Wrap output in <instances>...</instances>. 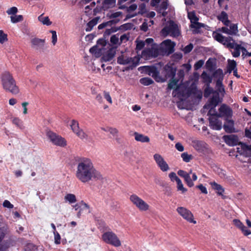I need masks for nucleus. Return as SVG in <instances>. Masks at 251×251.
Wrapping results in <instances>:
<instances>
[{"instance_id":"nucleus-1","label":"nucleus","mask_w":251,"mask_h":251,"mask_svg":"<svg viewBox=\"0 0 251 251\" xmlns=\"http://www.w3.org/2000/svg\"><path fill=\"white\" fill-rule=\"evenodd\" d=\"M89 51L95 57L98 58L102 56L101 65L103 71L106 73H109L110 66L108 61L110 60V29H107L101 38L98 40L97 44L91 48Z\"/></svg>"},{"instance_id":"nucleus-2","label":"nucleus","mask_w":251,"mask_h":251,"mask_svg":"<svg viewBox=\"0 0 251 251\" xmlns=\"http://www.w3.org/2000/svg\"><path fill=\"white\" fill-rule=\"evenodd\" d=\"M75 176L82 183L102 178L100 172L94 168L92 161L88 158H83L78 161Z\"/></svg>"},{"instance_id":"nucleus-3","label":"nucleus","mask_w":251,"mask_h":251,"mask_svg":"<svg viewBox=\"0 0 251 251\" xmlns=\"http://www.w3.org/2000/svg\"><path fill=\"white\" fill-rule=\"evenodd\" d=\"M136 50L139 51L146 46L145 49L142 51L141 57L145 59H149L152 57H156L159 55L157 50V44L153 43L152 38H149L145 41H136Z\"/></svg>"},{"instance_id":"nucleus-4","label":"nucleus","mask_w":251,"mask_h":251,"mask_svg":"<svg viewBox=\"0 0 251 251\" xmlns=\"http://www.w3.org/2000/svg\"><path fill=\"white\" fill-rule=\"evenodd\" d=\"M213 36L216 41L226 46L227 47L233 49L231 53L233 57H237L240 56L241 46L235 43L231 37H225L218 32H214Z\"/></svg>"},{"instance_id":"nucleus-5","label":"nucleus","mask_w":251,"mask_h":251,"mask_svg":"<svg viewBox=\"0 0 251 251\" xmlns=\"http://www.w3.org/2000/svg\"><path fill=\"white\" fill-rule=\"evenodd\" d=\"M3 88L14 95L19 93V89L12 74L9 72H3L0 77Z\"/></svg>"},{"instance_id":"nucleus-6","label":"nucleus","mask_w":251,"mask_h":251,"mask_svg":"<svg viewBox=\"0 0 251 251\" xmlns=\"http://www.w3.org/2000/svg\"><path fill=\"white\" fill-rule=\"evenodd\" d=\"M121 12H117L111 14V32H116L118 30L122 31L130 29L132 28L133 25L130 23L124 24L118 27L112 26V25L116 24L122 19Z\"/></svg>"},{"instance_id":"nucleus-7","label":"nucleus","mask_w":251,"mask_h":251,"mask_svg":"<svg viewBox=\"0 0 251 251\" xmlns=\"http://www.w3.org/2000/svg\"><path fill=\"white\" fill-rule=\"evenodd\" d=\"M129 200L140 211H147L150 209V205L136 194L130 195Z\"/></svg>"},{"instance_id":"nucleus-8","label":"nucleus","mask_w":251,"mask_h":251,"mask_svg":"<svg viewBox=\"0 0 251 251\" xmlns=\"http://www.w3.org/2000/svg\"><path fill=\"white\" fill-rule=\"evenodd\" d=\"M161 33L164 37L168 35L176 37L179 35L180 32L177 25L173 21H169L162 29Z\"/></svg>"},{"instance_id":"nucleus-9","label":"nucleus","mask_w":251,"mask_h":251,"mask_svg":"<svg viewBox=\"0 0 251 251\" xmlns=\"http://www.w3.org/2000/svg\"><path fill=\"white\" fill-rule=\"evenodd\" d=\"M73 132L81 139L85 141L90 142L92 138L82 129L79 128V124L77 121L73 120L70 125Z\"/></svg>"},{"instance_id":"nucleus-10","label":"nucleus","mask_w":251,"mask_h":251,"mask_svg":"<svg viewBox=\"0 0 251 251\" xmlns=\"http://www.w3.org/2000/svg\"><path fill=\"white\" fill-rule=\"evenodd\" d=\"M175 46L174 42L169 39L166 40L162 42L159 47L157 46V50L159 54H170L174 51V48Z\"/></svg>"},{"instance_id":"nucleus-11","label":"nucleus","mask_w":251,"mask_h":251,"mask_svg":"<svg viewBox=\"0 0 251 251\" xmlns=\"http://www.w3.org/2000/svg\"><path fill=\"white\" fill-rule=\"evenodd\" d=\"M221 102L219 93L213 92L212 98L209 100L208 103L204 106L203 108L209 109L208 114L210 115L212 114L214 110H215V107Z\"/></svg>"},{"instance_id":"nucleus-12","label":"nucleus","mask_w":251,"mask_h":251,"mask_svg":"<svg viewBox=\"0 0 251 251\" xmlns=\"http://www.w3.org/2000/svg\"><path fill=\"white\" fill-rule=\"evenodd\" d=\"M46 136L50 141L56 146L64 147L66 145V142L64 138L50 130L47 131Z\"/></svg>"},{"instance_id":"nucleus-13","label":"nucleus","mask_w":251,"mask_h":251,"mask_svg":"<svg viewBox=\"0 0 251 251\" xmlns=\"http://www.w3.org/2000/svg\"><path fill=\"white\" fill-rule=\"evenodd\" d=\"M176 210L178 214L188 222L194 224H197V221L195 220L193 213L187 208L179 206L176 208Z\"/></svg>"},{"instance_id":"nucleus-14","label":"nucleus","mask_w":251,"mask_h":251,"mask_svg":"<svg viewBox=\"0 0 251 251\" xmlns=\"http://www.w3.org/2000/svg\"><path fill=\"white\" fill-rule=\"evenodd\" d=\"M210 115H216L218 117H223L224 119L227 118H231L232 116V110L227 105L223 104L219 108V112L217 113L215 110Z\"/></svg>"},{"instance_id":"nucleus-15","label":"nucleus","mask_w":251,"mask_h":251,"mask_svg":"<svg viewBox=\"0 0 251 251\" xmlns=\"http://www.w3.org/2000/svg\"><path fill=\"white\" fill-rule=\"evenodd\" d=\"M153 158L157 167L161 171L166 172L170 170L169 165L161 154L156 153L153 155Z\"/></svg>"},{"instance_id":"nucleus-16","label":"nucleus","mask_w":251,"mask_h":251,"mask_svg":"<svg viewBox=\"0 0 251 251\" xmlns=\"http://www.w3.org/2000/svg\"><path fill=\"white\" fill-rule=\"evenodd\" d=\"M140 61L139 56L134 57H129L124 55H121L118 58V62L120 64L129 65L130 66H135L138 65Z\"/></svg>"},{"instance_id":"nucleus-17","label":"nucleus","mask_w":251,"mask_h":251,"mask_svg":"<svg viewBox=\"0 0 251 251\" xmlns=\"http://www.w3.org/2000/svg\"><path fill=\"white\" fill-rule=\"evenodd\" d=\"M6 233V229L4 228H0V251H4L11 246H13L10 240L2 242Z\"/></svg>"},{"instance_id":"nucleus-18","label":"nucleus","mask_w":251,"mask_h":251,"mask_svg":"<svg viewBox=\"0 0 251 251\" xmlns=\"http://www.w3.org/2000/svg\"><path fill=\"white\" fill-rule=\"evenodd\" d=\"M209 126L214 130H219L222 127V123L218 117L214 115H209Z\"/></svg>"},{"instance_id":"nucleus-19","label":"nucleus","mask_w":251,"mask_h":251,"mask_svg":"<svg viewBox=\"0 0 251 251\" xmlns=\"http://www.w3.org/2000/svg\"><path fill=\"white\" fill-rule=\"evenodd\" d=\"M188 17L190 19L191 23V27L192 28H200L204 27V24L198 22V18L196 16L194 12H190L188 13Z\"/></svg>"},{"instance_id":"nucleus-20","label":"nucleus","mask_w":251,"mask_h":251,"mask_svg":"<svg viewBox=\"0 0 251 251\" xmlns=\"http://www.w3.org/2000/svg\"><path fill=\"white\" fill-rule=\"evenodd\" d=\"M31 43L32 47L36 50H43L45 49V39H39L38 38H34L31 39Z\"/></svg>"},{"instance_id":"nucleus-21","label":"nucleus","mask_w":251,"mask_h":251,"mask_svg":"<svg viewBox=\"0 0 251 251\" xmlns=\"http://www.w3.org/2000/svg\"><path fill=\"white\" fill-rule=\"evenodd\" d=\"M223 139L225 142L230 146H234L237 145L238 139L237 136L233 134L224 136Z\"/></svg>"},{"instance_id":"nucleus-22","label":"nucleus","mask_w":251,"mask_h":251,"mask_svg":"<svg viewBox=\"0 0 251 251\" xmlns=\"http://www.w3.org/2000/svg\"><path fill=\"white\" fill-rule=\"evenodd\" d=\"M225 123L224 125V128L227 132L232 133L235 131L234 128V122L230 118L225 119Z\"/></svg>"},{"instance_id":"nucleus-23","label":"nucleus","mask_w":251,"mask_h":251,"mask_svg":"<svg viewBox=\"0 0 251 251\" xmlns=\"http://www.w3.org/2000/svg\"><path fill=\"white\" fill-rule=\"evenodd\" d=\"M207 144L202 141H196L194 142V148L200 152H204L207 149Z\"/></svg>"},{"instance_id":"nucleus-24","label":"nucleus","mask_w":251,"mask_h":251,"mask_svg":"<svg viewBox=\"0 0 251 251\" xmlns=\"http://www.w3.org/2000/svg\"><path fill=\"white\" fill-rule=\"evenodd\" d=\"M111 245L116 248H118L122 245V242L120 238L114 233L111 232Z\"/></svg>"},{"instance_id":"nucleus-25","label":"nucleus","mask_w":251,"mask_h":251,"mask_svg":"<svg viewBox=\"0 0 251 251\" xmlns=\"http://www.w3.org/2000/svg\"><path fill=\"white\" fill-rule=\"evenodd\" d=\"M209 184L211 186L212 188L216 191V193L218 195H223L224 189L221 185L218 184L215 181L210 182Z\"/></svg>"},{"instance_id":"nucleus-26","label":"nucleus","mask_w":251,"mask_h":251,"mask_svg":"<svg viewBox=\"0 0 251 251\" xmlns=\"http://www.w3.org/2000/svg\"><path fill=\"white\" fill-rule=\"evenodd\" d=\"M164 71L166 74V77L167 78L171 77L173 78L176 73V69H174L172 67L169 65H166L164 67Z\"/></svg>"},{"instance_id":"nucleus-27","label":"nucleus","mask_w":251,"mask_h":251,"mask_svg":"<svg viewBox=\"0 0 251 251\" xmlns=\"http://www.w3.org/2000/svg\"><path fill=\"white\" fill-rule=\"evenodd\" d=\"M135 139L137 141L142 143H148L150 141V138L147 136H145L142 134L135 132L134 133Z\"/></svg>"},{"instance_id":"nucleus-28","label":"nucleus","mask_w":251,"mask_h":251,"mask_svg":"<svg viewBox=\"0 0 251 251\" xmlns=\"http://www.w3.org/2000/svg\"><path fill=\"white\" fill-rule=\"evenodd\" d=\"M218 19L226 26H228L230 23L227 14L224 11L222 12L218 16Z\"/></svg>"},{"instance_id":"nucleus-29","label":"nucleus","mask_w":251,"mask_h":251,"mask_svg":"<svg viewBox=\"0 0 251 251\" xmlns=\"http://www.w3.org/2000/svg\"><path fill=\"white\" fill-rule=\"evenodd\" d=\"M99 17H95L92 20H91L90 21H89L87 24L86 27V31H90L93 29V27L96 25L99 20Z\"/></svg>"},{"instance_id":"nucleus-30","label":"nucleus","mask_w":251,"mask_h":251,"mask_svg":"<svg viewBox=\"0 0 251 251\" xmlns=\"http://www.w3.org/2000/svg\"><path fill=\"white\" fill-rule=\"evenodd\" d=\"M38 21L43 25L47 26H50L52 24L48 16H44L43 14L40 15L38 17Z\"/></svg>"},{"instance_id":"nucleus-31","label":"nucleus","mask_w":251,"mask_h":251,"mask_svg":"<svg viewBox=\"0 0 251 251\" xmlns=\"http://www.w3.org/2000/svg\"><path fill=\"white\" fill-rule=\"evenodd\" d=\"M12 123L21 129H24L25 126L23 122L18 117H14L12 119Z\"/></svg>"},{"instance_id":"nucleus-32","label":"nucleus","mask_w":251,"mask_h":251,"mask_svg":"<svg viewBox=\"0 0 251 251\" xmlns=\"http://www.w3.org/2000/svg\"><path fill=\"white\" fill-rule=\"evenodd\" d=\"M201 77L204 82L206 83V85H210L212 80V77L211 76L207 74L206 72H203L201 75Z\"/></svg>"},{"instance_id":"nucleus-33","label":"nucleus","mask_w":251,"mask_h":251,"mask_svg":"<svg viewBox=\"0 0 251 251\" xmlns=\"http://www.w3.org/2000/svg\"><path fill=\"white\" fill-rule=\"evenodd\" d=\"M66 201H68L70 204L74 203L76 201L75 196L73 194H67L64 197Z\"/></svg>"},{"instance_id":"nucleus-34","label":"nucleus","mask_w":251,"mask_h":251,"mask_svg":"<svg viewBox=\"0 0 251 251\" xmlns=\"http://www.w3.org/2000/svg\"><path fill=\"white\" fill-rule=\"evenodd\" d=\"M213 77L217 80H223L224 74L222 70L218 69L213 74Z\"/></svg>"},{"instance_id":"nucleus-35","label":"nucleus","mask_w":251,"mask_h":251,"mask_svg":"<svg viewBox=\"0 0 251 251\" xmlns=\"http://www.w3.org/2000/svg\"><path fill=\"white\" fill-rule=\"evenodd\" d=\"M176 184L177 191H181V193L182 194L187 191V189L184 187L183 184L180 179L176 182Z\"/></svg>"},{"instance_id":"nucleus-36","label":"nucleus","mask_w":251,"mask_h":251,"mask_svg":"<svg viewBox=\"0 0 251 251\" xmlns=\"http://www.w3.org/2000/svg\"><path fill=\"white\" fill-rule=\"evenodd\" d=\"M228 70L229 73H231L232 71H234L236 69V63L234 60H230L228 61Z\"/></svg>"},{"instance_id":"nucleus-37","label":"nucleus","mask_w":251,"mask_h":251,"mask_svg":"<svg viewBox=\"0 0 251 251\" xmlns=\"http://www.w3.org/2000/svg\"><path fill=\"white\" fill-rule=\"evenodd\" d=\"M140 82L145 86L149 85L153 82V81L149 77H144L140 79Z\"/></svg>"},{"instance_id":"nucleus-38","label":"nucleus","mask_w":251,"mask_h":251,"mask_svg":"<svg viewBox=\"0 0 251 251\" xmlns=\"http://www.w3.org/2000/svg\"><path fill=\"white\" fill-rule=\"evenodd\" d=\"M168 7V3L166 1H163L161 3L160 9L159 12L162 13L163 16L165 17L166 15V13L164 11L167 9Z\"/></svg>"},{"instance_id":"nucleus-39","label":"nucleus","mask_w":251,"mask_h":251,"mask_svg":"<svg viewBox=\"0 0 251 251\" xmlns=\"http://www.w3.org/2000/svg\"><path fill=\"white\" fill-rule=\"evenodd\" d=\"M8 41L7 35L2 30H0V44H3Z\"/></svg>"},{"instance_id":"nucleus-40","label":"nucleus","mask_w":251,"mask_h":251,"mask_svg":"<svg viewBox=\"0 0 251 251\" xmlns=\"http://www.w3.org/2000/svg\"><path fill=\"white\" fill-rule=\"evenodd\" d=\"M11 18V21L13 23H17L19 22H21L23 20V16L22 15H12L10 17Z\"/></svg>"},{"instance_id":"nucleus-41","label":"nucleus","mask_w":251,"mask_h":251,"mask_svg":"<svg viewBox=\"0 0 251 251\" xmlns=\"http://www.w3.org/2000/svg\"><path fill=\"white\" fill-rule=\"evenodd\" d=\"M181 157L183 160L187 163L190 162L193 158L192 155L188 154L187 152H183L181 153Z\"/></svg>"},{"instance_id":"nucleus-42","label":"nucleus","mask_w":251,"mask_h":251,"mask_svg":"<svg viewBox=\"0 0 251 251\" xmlns=\"http://www.w3.org/2000/svg\"><path fill=\"white\" fill-rule=\"evenodd\" d=\"M229 35H235L238 32L237 26L235 24H231L229 28Z\"/></svg>"},{"instance_id":"nucleus-43","label":"nucleus","mask_w":251,"mask_h":251,"mask_svg":"<svg viewBox=\"0 0 251 251\" xmlns=\"http://www.w3.org/2000/svg\"><path fill=\"white\" fill-rule=\"evenodd\" d=\"M111 44L116 45H120L121 41H119V36L114 35L111 37V47L112 46ZM112 51V48L111 47V51Z\"/></svg>"},{"instance_id":"nucleus-44","label":"nucleus","mask_w":251,"mask_h":251,"mask_svg":"<svg viewBox=\"0 0 251 251\" xmlns=\"http://www.w3.org/2000/svg\"><path fill=\"white\" fill-rule=\"evenodd\" d=\"M184 179L189 187H191L194 186V184L190 177V174L187 173Z\"/></svg>"},{"instance_id":"nucleus-45","label":"nucleus","mask_w":251,"mask_h":251,"mask_svg":"<svg viewBox=\"0 0 251 251\" xmlns=\"http://www.w3.org/2000/svg\"><path fill=\"white\" fill-rule=\"evenodd\" d=\"M169 177L171 181L174 182L176 181L177 182L180 180V178L176 176V174L174 172H171L169 174Z\"/></svg>"},{"instance_id":"nucleus-46","label":"nucleus","mask_w":251,"mask_h":251,"mask_svg":"<svg viewBox=\"0 0 251 251\" xmlns=\"http://www.w3.org/2000/svg\"><path fill=\"white\" fill-rule=\"evenodd\" d=\"M213 89L210 87V85H207L206 88L204 90V96L208 98L209 95L213 92Z\"/></svg>"},{"instance_id":"nucleus-47","label":"nucleus","mask_w":251,"mask_h":251,"mask_svg":"<svg viewBox=\"0 0 251 251\" xmlns=\"http://www.w3.org/2000/svg\"><path fill=\"white\" fill-rule=\"evenodd\" d=\"M245 135L248 138H251V122L248 124L245 129Z\"/></svg>"},{"instance_id":"nucleus-48","label":"nucleus","mask_w":251,"mask_h":251,"mask_svg":"<svg viewBox=\"0 0 251 251\" xmlns=\"http://www.w3.org/2000/svg\"><path fill=\"white\" fill-rule=\"evenodd\" d=\"M102 8L106 11L110 8V0H104L102 2Z\"/></svg>"},{"instance_id":"nucleus-49","label":"nucleus","mask_w":251,"mask_h":251,"mask_svg":"<svg viewBox=\"0 0 251 251\" xmlns=\"http://www.w3.org/2000/svg\"><path fill=\"white\" fill-rule=\"evenodd\" d=\"M50 32L52 34V43L53 45H55L57 41L56 32L54 30H50Z\"/></svg>"},{"instance_id":"nucleus-50","label":"nucleus","mask_w":251,"mask_h":251,"mask_svg":"<svg viewBox=\"0 0 251 251\" xmlns=\"http://www.w3.org/2000/svg\"><path fill=\"white\" fill-rule=\"evenodd\" d=\"M102 240L108 244L110 243V233L108 232L104 233L102 236Z\"/></svg>"},{"instance_id":"nucleus-51","label":"nucleus","mask_w":251,"mask_h":251,"mask_svg":"<svg viewBox=\"0 0 251 251\" xmlns=\"http://www.w3.org/2000/svg\"><path fill=\"white\" fill-rule=\"evenodd\" d=\"M18 12V9L16 7H12L8 9L6 12L8 15H15Z\"/></svg>"},{"instance_id":"nucleus-52","label":"nucleus","mask_w":251,"mask_h":251,"mask_svg":"<svg viewBox=\"0 0 251 251\" xmlns=\"http://www.w3.org/2000/svg\"><path fill=\"white\" fill-rule=\"evenodd\" d=\"M54 236V243L56 244H59L60 243V235L58 232H53Z\"/></svg>"},{"instance_id":"nucleus-53","label":"nucleus","mask_w":251,"mask_h":251,"mask_svg":"<svg viewBox=\"0 0 251 251\" xmlns=\"http://www.w3.org/2000/svg\"><path fill=\"white\" fill-rule=\"evenodd\" d=\"M234 224L239 229L243 228L244 227V225L242 223L240 222L239 220L234 219L233 221Z\"/></svg>"},{"instance_id":"nucleus-54","label":"nucleus","mask_w":251,"mask_h":251,"mask_svg":"<svg viewBox=\"0 0 251 251\" xmlns=\"http://www.w3.org/2000/svg\"><path fill=\"white\" fill-rule=\"evenodd\" d=\"M196 187L198 188L201 192V193L204 194H207L208 193L206 188L202 184L197 185Z\"/></svg>"},{"instance_id":"nucleus-55","label":"nucleus","mask_w":251,"mask_h":251,"mask_svg":"<svg viewBox=\"0 0 251 251\" xmlns=\"http://www.w3.org/2000/svg\"><path fill=\"white\" fill-rule=\"evenodd\" d=\"M3 206L4 207H6L9 209H11L13 207V205L11 204L8 200H5L3 202Z\"/></svg>"},{"instance_id":"nucleus-56","label":"nucleus","mask_w":251,"mask_h":251,"mask_svg":"<svg viewBox=\"0 0 251 251\" xmlns=\"http://www.w3.org/2000/svg\"><path fill=\"white\" fill-rule=\"evenodd\" d=\"M175 148L178 151L180 152L183 151L184 150L183 146L179 142L176 144Z\"/></svg>"},{"instance_id":"nucleus-57","label":"nucleus","mask_w":251,"mask_h":251,"mask_svg":"<svg viewBox=\"0 0 251 251\" xmlns=\"http://www.w3.org/2000/svg\"><path fill=\"white\" fill-rule=\"evenodd\" d=\"M193 48V46L192 44H190L189 45L186 46L183 49V51L185 53H188L190 52Z\"/></svg>"},{"instance_id":"nucleus-58","label":"nucleus","mask_w":251,"mask_h":251,"mask_svg":"<svg viewBox=\"0 0 251 251\" xmlns=\"http://www.w3.org/2000/svg\"><path fill=\"white\" fill-rule=\"evenodd\" d=\"M204 64V61L200 60L196 63L195 64V68L196 70H198L201 68Z\"/></svg>"},{"instance_id":"nucleus-59","label":"nucleus","mask_w":251,"mask_h":251,"mask_svg":"<svg viewBox=\"0 0 251 251\" xmlns=\"http://www.w3.org/2000/svg\"><path fill=\"white\" fill-rule=\"evenodd\" d=\"M176 83L177 82L175 80H171L168 84V88L170 89L174 88L176 86Z\"/></svg>"},{"instance_id":"nucleus-60","label":"nucleus","mask_w":251,"mask_h":251,"mask_svg":"<svg viewBox=\"0 0 251 251\" xmlns=\"http://www.w3.org/2000/svg\"><path fill=\"white\" fill-rule=\"evenodd\" d=\"M28 104L27 102H24L22 103V106L23 108V114L25 115L27 113V109L26 106Z\"/></svg>"},{"instance_id":"nucleus-61","label":"nucleus","mask_w":251,"mask_h":251,"mask_svg":"<svg viewBox=\"0 0 251 251\" xmlns=\"http://www.w3.org/2000/svg\"><path fill=\"white\" fill-rule=\"evenodd\" d=\"M240 229L242 230L243 234L246 236L249 235L251 234V230L248 229L245 226L244 228H241Z\"/></svg>"},{"instance_id":"nucleus-62","label":"nucleus","mask_w":251,"mask_h":251,"mask_svg":"<svg viewBox=\"0 0 251 251\" xmlns=\"http://www.w3.org/2000/svg\"><path fill=\"white\" fill-rule=\"evenodd\" d=\"M110 25V21L102 23L98 26L99 29H101Z\"/></svg>"},{"instance_id":"nucleus-63","label":"nucleus","mask_w":251,"mask_h":251,"mask_svg":"<svg viewBox=\"0 0 251 251\" xmlns=\"http://www.w3.org/2000/svg\"><path fill=\"white\" fill-rule=\"evenodd\" d=\"M149 26V24L147 22H145L143 23L141 25V29L144 31H146L148 30V28Z\"/></svg>"},{"instance_id":"nucleus-64","label":"nucleus","mask_w":251,"mask_h":251,"mask_svg":"<svg viewBox=\"0 0 251 251\" xmlns=\"http://www.w3.org/2000/svg\"><path fill=\"white\" fill-rule=\"evenodd\" d=\"M128 40V37L126 34H123L121 36L120 41L121 43L125 42Z\"/></svg>"}]
</instances>
